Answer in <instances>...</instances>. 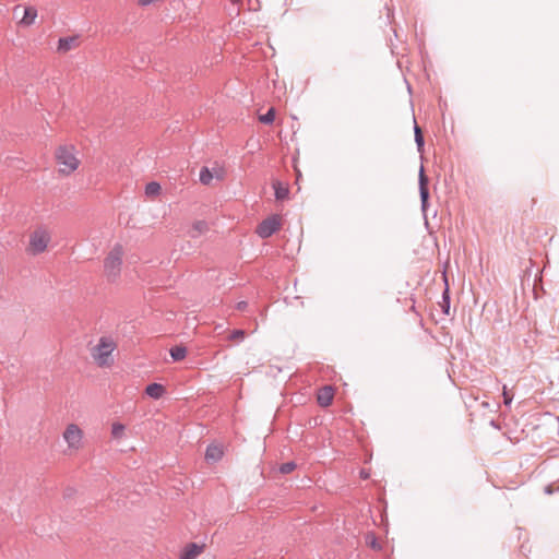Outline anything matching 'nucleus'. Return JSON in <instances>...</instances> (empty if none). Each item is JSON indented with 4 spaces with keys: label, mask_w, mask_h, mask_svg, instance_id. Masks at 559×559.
<instances>
[{
    "label": "nucleus",
    "mask_w": 559,
    "mask_h": 559,
    "mask_svg": "<svg viewBox=\"0 0 559 559\" xmlns=\"http://www.w3.org/2000/svg\"><path fill=\"white\" fill-rule=\"evenodd\" d=\"M126 426L119 421H114L111 424V436L116 440H120L124 437Z\"/></svg>",
    "instance_id": "f3484780"
},
{
    "label": "nucleus",
    "mask_w": 559,
    "mask_h": 559,
    "mask_svg": "<svg viewBox=\"0 0 559 559\" xmlns=\"http://www.w3.org/2000/svg\"><path fill=\"white\" fill-rule=\"evenodd\" d=\"M428 179L425 176L424 168L420 169L419 174V188H420V198L423 202V206H426L427 200H428V188H427Z\"/></svg>",
    "instance_id": "4468645a"
},
{
    "label": "nucleus",
    "mask_w": 559,
    "mask_h": 559,
    "mask_svg": "<svg viewBox=\"0 0 559 559\" xmlns=\"http://www.w3.org/2000/svg\"><path fill=\"white\" fill-rule=\"evenodd\" d=\"M415 138H416V142H417L418 146L420 147L424 143V139H423L421 130L418 126H415Z\"/></svg>",
    "instance_id": "393cba45"
},
{
    "label": "nucleus",
    "mask_w": 559,
    "mask_h": 559,
    "mask_svg": "<svg viewBox=\"0 0 559 559\" xmlns=\"http://www.w3.org/2000/svg\"><path fill=\"white\" fill-rule=\"evenodd\" d=\"M296 173H297V181L299 180V178L301 177V174L298 169H296Z\"/></svg>",
    "instance_id": "cd10ccee"
},
{
    "label": "nucleus",
    "mask_w": 559,
    "mask_h": 559,
    "mask_svg": "<svg viewBox=\"0 0 559 559\" xmlns=\"http://www.w3.org/2000/svg\"><path fill=\"white\" fill-rule=\"evenodd\" d=\"M502 395H503V402L506 405H510L511 402H512V399H513V395L510 394L507 390V386L504 385L503 386V391H502Z\"/></svg>",
    "instance_id": "a878e982"
},
{
    "label": "nucleus",
    "mask_w": 559,
    "mask_h": 559,
    "mask_svg": "<svg viewBox=\"0 0 559 559\" xmlns=\"http://www.w3.org/2000/svg\"><path fill=\"white\" fill-rule=\"evenodd\" d=\"M117 348L116 341L110 336H102L91 348L93 361L99 368H110L114 365V352Z\"/></svg>",
    "instance_id": "f03ea898"
},
{
    "label": "nucleus",
    "mask_w": 559,
    "mask_h": 559,
    "mask_svg": "<svg viewBox=\"0 0 559 559\" xmlns=\"http://www.w3.org/2000/svg\"><path fill=\"white\" fill-rule=\"evenodd\" d=\"M234 4H241L242 0H229Z\"/></svg>",
    "instance_id": "bb28decb"
},
{
    "label": "nucleus",
    "mask_w": 559,
    "mask_h": 559,
    "mask_svg": "<svg viewBox=\"0 0 559 559\" xmlns=\"http://www.w3.org/2000/svg\"><path fill=\"white\" fill-rule=\"evenodd\" d=\"M225 168L223 166L215 165L212 168L203 167L200 170L199 179L201 183L210 186L214 179L223 180L225 178Z\"/></svg>",
    "instance_id": "6e6552de"
},
{
    "label": "nucleus",
    "mask_w": 559,
    "mask_h": 559,
    "mask_svg": "<svg viewBox=\"0 0 559 559\" xmlns=\"http://www.w3.org/2000/svg\"><path fill=\"white\" fill-rule=\"evenodd\" d=\"M146 394L152 399H160L165 393V388L159 383H151L145 389Z\"/></svg>",
    "instance_id": "2eb2a0df"
},
{
    "label": "nucleus",
    "mask_w": 559,
    "mask_h": 559,
    "mask_svg": "<svg viewBox=\"0 0 559 559\" xmlns=\"http://www.w3.org/2000/svg\"><path fill=\"white\" fill-rule=\"evenodd\" d=\"M296 465L293 462L284 463L280 466V472L282 474H289L295 469Z\"/></svg>",
    "instance_id": "5701e85b"
},
{
    "label": "nucleus",
    "mask_w": 559,
    "mask_h": 559,
    "mask_svg": "<svg viewBox=\"0 0 559 559\" xmlns=\"http://www.w3.org/2000/svg\"><path fill=\"white\" fill-rule=\"evenodd\" d=\"M204 551V545L190 543L180 551V559H195Z\"/></svg>",
    "instance_id": "1a4fd4ad"
},
{
    "label": "nucleus",
    "mask_w": 559,
    "mask_h": 559,
    "mask_svg": "<svg viewBox=\"0 0 559 559\" xmlns=\"http://www.w3.org/2000/svg\"><path fill=\"white\" fill-rule=\"evenodd\" d=\"M333 397L334 390L332 386H323L319 390L317 395L318 403L323 407L331 405Z\"/></svg>",
    "instance_id": "9d476101"
},
{
    "label": "nucleus",
    "mask_w": 559,
    "mask_h": 559,
    "mask_svg": "<svg viewBox=\"0 0 559 559\" xmlns=\"http://www.w3.org/2000/svg\"><path fill=\"white\" fill-rule=\"evenodd\" d=\"M20 11H22V16L17 20L16 25L23 28L32 26L37 17H38V11L33 5H15L13 8V14L16 15Z\"/></svg>",
    "instance_id": "0eeeda50"
},
{
    "label": "nucleus",
    "mask_w": 559,
    "mask_h": 559,
    "mask_svg": "<svg viewBox=\"0 0 559 559\" xmlns=\"http://www.w3.org/2000/svg\"><path fill=\"white\" fill-rule=\"evenodd\" d=\"M442 308H443V312L445 314H449L450 302H449L448 289H445V292L443 294V305H442Z\"/></svg>",
    "instance_id": "b1692460"
},
{
    "label": "nucleus",
    "mask_w": 559,
    "mask_h": 559,
    "mask_svg": "<svg viewBox=\"0 0 559 559\" xmlns=\"http://www.w3.org/2000/svg\"><path fill=\"white\" fill-rule=\"evenodd\" d=\"M366 544H367V546H369L372 549H376V550H380L381 549V545L378 542V539L374 536V534H371V533L367 534V536H366Z\"/></svg>",
    "instance_id": "412c9836"
},
{
    "label": "nucleus",
    "mask_w": 559,
    "mask_h": 559,
    "mask_svg": "<svg viewBox=\"0 0 559 559\" xmlns=\"http://www.w3.org/2000/svg\"><path fill=\"white\" fill-rule=\"evenodd\" d=\"M273 188L275 190V198L277 200H285V199L288 198L289 189H288L287 186L283 185L280 181H274L273 182Z\"/></svg>",
    "instance_id": "dca6fc26"
},
{
    "label": "nucleus",
    "mask_w": 559,
    "mask_h": 559,
    "mask_svg": "<svg viewBox=\"0 0 559 559\" xmlns=\"http://www.w3.org/2000/svg\"><path fill=\"white\" fill-rule=\"evenodd\" d=\"M246 336V333L243 330H235L230 333L229 340L231 341H242Z\"/></svg>",
    "instance_id": "4be33fe9"
},
{
    "label": "nucleus",
    "mask_w": 559,
    "mask_h": 559,
    "mask_svg": "<svg viewBox=\"0 0 559 559\" xmlns=\"http://www.w3.org/2000/svg\"><path fill=\"white\" fill-rule=\"evenodd\" d=\"M124 250L121 245L110 249L104 259V276L110 283H116L121 274Z\"/></svg>",
    "instance_id": "20e7f679"
},
{
    "label": "nucleus",
    "mask_w": 559,
    "mask_h": 559,
    "mask_svg": "<svg viewBox=\"0 0 559 559\" xmlns=\"http://www.w3.org/2000/svg\"><path fill=\"white\" fill-rule=\"evenodd\" d=\"M160 190H162L160 185L158 182L152 181L146 185L145 194L147 197L154 198L160 193Z\"/></svg>",
    "instance_id": "a211bd4d"
},
{
    "label": "nucleus",
    "mask_w": 559,
    "mask_h": 559,
    "mask_svg": "<svg viewBox=\"0 0 559 559\" xmlns=\"http://www.w3.org/2000/svg\"><path fill=\"white\" fill-rule=\"evenodd\" d=\"M62 439L68 454H76L85 447L84 430L78 424H68L62 431Z\"/></svg>",
    "instance_id": "39448f33"
},
{
    "label": "nucleus",
    "mask_w": 559,
    "mask_h": 559,
    "mask_svg": "<svg viewBox=\"0 0 559 559\" xmlns=\"http://www.w3.org/2000/svg\"><path fill=\"white\" fill-rule=\"evenodd\" d=\"M78 46L76 37H63L58 41V52L66 53Z\"/></svg>",
    "instance_id": "9b49d317"
},
{
    "label": "nucleus",
    "mask_w": 559,
    "mask_h": 559,
    "mask_svg": "<svg viewBox=\"0 0 559 559\" xmlns=\"http://www.w3.org/2000/svg\"><path fill=\"white\" fill-rule=\"evenodd\" d=\"M207 230H209V226H207L206 222L195 221L189 229V235L191 237L195 238V237H199V236L205 234Z\"/></svg>",
    "instance_id": "ddd939ff"
},
{
    "label": "nucleus",
    "mask_w": 559,
    "mask_h": 559,
    "mask_svg": "<svg viewBox=\"0 0 559 559\" xmlns=\"http://www.w3.org/2000/svg\"><path fill=\"white\" fill-rule=\"evenodd\" d=\"M224 449L219 444H211L207 447L205 452V459L207 461L216 462L222 459Z\"/></svg>",
    "instance_id": "f8f14e48"
},
{
    "label": "nucleus",
    "mask_w": 559,
    "mask_h": 559,
    "mask_svg": "<svg viewBox=\"0 0 559 559\" xmlns=\"http://www.w3.org/2000/svg\"><path fill=\"white\" fill-rule=\"evenodd\" d=\"M170 356L176 361L182 360L187 356V349L183 346H175L170 349Z\"/></svg>",
    "instance_id": "6ab92c4d"
},
{
    "label": "nucleus",
    "mask_w": 559,
    "mask_h": 559,
    "mask_svg": "<svg viewBox=\"0 0 559 559\" xmlns=\"http://www.w3.org/2000/svg\"><path fill=\"white\" fill-rule=\"evenodd\" d=\"M51 242V230L45 225L36 226L28 235L25 251L29 255H38L47 251Z\"/></svg>",
    "instance_id": "7ed1b4c3"
},
{
    "label": "nucleus",
    "mask_w": 559,
    "mask_h": 559,
    "mask_svg": "<svg viewBox=\"0 0 559 559\" xmlns=\"http://www.w3.org/2000/svg\"><path fill=\"white\" fill-rule=\"evenodd\" d=\"M282 223H283L282 216L278 214H273V215L266 217L265 219H263L257 226L255 233L261 238H269L274 233L280 230V228L282 227Z\"/></svg>",
    "instance_id": "423d86ee"
},
{
    "label": "nucleus",
    "mask_w": 559,
    "mask_h": 559,
    "mask_svg": "<svg viewBox=\"0 0 559 559\" xmlns=\"http://www.w3.org/2000/svg\"><path fill=\"white\" fill-rule=\"evenodd\" d=\"M55 159L58 173L63 176L73 174L81 165L79 152L72 144L59 145L55 151Z\"/></svg>",
    "instance_id": "f257e3e1"
},
{
    "label": "nucleus",
    "mask_w": 559,
    "mask_h": 559,
    "mask_svg": "<svg viewBox=\"0 0 559 559\" xmlns=\"http://www.w3.org/2000/svg\"><path fill=\"white\" fill-rule=\"evenodd\" d=\"M274 119H275V109L273 107L270 108L265 115L259 116L260 122L265 123V124L272 123L274 121Z\"/></svg>",
    "instance_id": "aec40b11"
}]
</instances>
